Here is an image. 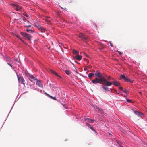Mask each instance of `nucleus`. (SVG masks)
I'll use <instances>...</instances> for the list:
<instances>
[{"mask_svg": "<svg viewBox=\"0 0 147 147\" xmlns=\"http://www.w3.org/2000/svg\"><path fill=\"white\" fill-rule=\"evenodd\" d=\"M26 31L28 32H29V33H30L34 32V31H32V30H29V29H27L26 30Z\"/></svg>", "mask_w": 147, "mask_h": 147, "instance_id": "obj_21", "label": "nucleus"}, {"mask_svg": "<svg viewBox=\"0 0 147 147\" xmlns=\"http://www.w3.org/2000/svg\"><path fill=\"white\" fill-rule=\"evenodd\" d=\"M20 34L23 36L25 39H27L28 40H30L31 38V36L29 34L23 32H21Z\"/></svg>", "mask_w": 147, "mask_h": 147, "instance_id": "obj_2", "label": "nucleus"}, {"mask_svg": "<svg viewBox=\"0 0 147 147\" xmlns=\"http://www.w3.org/2000/svg\"><path fill=\"white\" fill-rule=\"evenodd\" d=\"M28 24H30V23H28Z\"/></svg>", "mask_w": 147, "mask_h": 147, "instance_id": "obj_48", "label": "nucleus"}, {"mask_svg": "<svg viewBox=\"0 0 147 147\" xmlns=\"http://www.w3.org/2000/svg\"><path fill=\"white\" fill-rule=\"evenodd\" d=\"M61 3L62 4H64V3L63 2V1L62 0H61Z\"/></svg>", "mask_w": 147, "mask_h": 147, "instance_id": "obj_38", "label": "nucleus"}, {"mask_svg": "<svg viewBox=\"0 0 147 147\" xmlns=\"http://www.w3.org/2000/svg\"><path fill=\"white\" fill-rule=\"evenodd\" d=\"M55 75L57 76L60 77L61 78H62V77L60 75V74H55Z\"/></svg>", "mask_w": 147, "mask_h": 147, "instance_id": "obj_28", "label": "nucleus"}, {"mask_svg": "<svg viewBox=\"0 0 147 147\" xmlns=\"http://www.w3.org/2000/svg\"><path fill=\"white\" fill-rule=\"evenodd\" d=\"M123 91V92L125 93H126L127 92V90H126V89H124V90H122Z\"/></svg>", "mask_w": 147, "mask_h": 147, "instance_id": "obj_31", "label": "nucleus"}, {"mask_svg": "<svg viewBox=\"0 0 147 147\" xmlns=\"http://www.w3.org/2000/svg\"><path fill=\"white\" fill-rule=\"evenodd\" d=\"M82 76L84 77H87V76H83V75H82Z\"/></svg>", "mask_w": 147, "mask_h": 147, "instance_id": "obj_42", "label": "nucleus"}, {"mask_svg": "<svg viewBox=\"0 0 147 147\" xmlns=\"http://www.w3.org/2000/svg\"><path fill=\"white\" fill-rule=\"evenodd\" d=\"M62 9H65V10L66 9V8H62Z\"/></svg>", "mask_w": 147, "mask_h": 147, "instance_id": "obj_43", "label": "nucleus"}, {"mask_svg": "<svg viewBox=\"0 0 147 147\" xmlns=\"http://www.w3.org/2000/svg\"><path fill=\"white\" fill-rule=\"evenodd\" d=\"M23 20L24 22H26L27 23H30V22L28 20H26V18L25 17H24L23 18Z\"/></svg>", "mask_w": 147, "mask_h": 147, "instance_id": "obj_19", "label": "nucleus"}, {"mask_svg": "<svg viewBox=\"0 0 147 147\" xmlns=\"http://www.w3.org/2000/svg\"><path fill=\"white\" fill-rule=\"evenodd\" d=\"M74 59H76L78 60H80L82 58V56L81 55H77L75 57H74Z\"/></svg>", "mask_w": 147, "mask_h": 147, "instance_id": "obj_13", "label": "nucleus"}, {"mask_svg": "<svg viewBox=\"0 0 147 147\" xmlns=\"http://www.w3.org/2000/svg\"><path fill=\"white\" fill-rule=\"evenodd\" d=\"M93 107L94 109L95 110L98 111L101 113H103V111L101 109L99 108L98 107L96 106H94Z\"/></svg>", "mask_w": 147, "mask_h": 147, "instance_id": "obj_9", "label": "nucleus"}, {"mask_svg": "<svg viewBox=\"0 0 147 147\" xmlns=\"http://www.w3.org/2000/svg\"><path fill=\"white\" fill-rule=\"evenodd\" d=\"M113 83L114 85L116 86H118L120 85V84L119 82L115 80L113 81Z\"/></svg>", "mask_w": 147, "mask_h": 147, "instance_id": "obj_12", "label": "nucleus"}, {"mask_svg": "<svg viewBox=\"0 0 147 147\" xmlns=\"http://www.w3.org/2000/svg\"><path fill=\"white\" fill-rule=\"evenodd\" d=\"M13 35L16 37H17V38L19 39L20 40L22 41V42L24 43V41L22 40V39L20 37V35H16L14 34H13Z\"/></svg>", "mask_w": 147, "mask_h": 147, "instance_id": "obj_15", "label": "nucleus"}, {"mask_svg": "<svg viewBox=\"0 0 147 147\" xmlns=\"http://www.w3.org/2000/svg\"><path fill=\"white\" fill-rule=\"evenodd\" d=\"M110 78V76L108 78V80H111V79Z\"/></svg>", "mask_w": 147, "mask_h": 147, "instance_id": "obj_41", "label": "nucleus"}, {"mask_svg": "<svg viewBox=\"0 0 147 147\" xmlns=\"http://www.w3.org/2000/svg\"><path fill=\"white\" fill-rule=\"evenodd\" d=\"M49 96V97L50 98H51L53 99L54 100H56V98L55 97H53L51 96Z\"/></svg>", "mask_w": 147, "mask_h": 147, "instance_id": "obj_25", "label": "nucleus"}, {"mask_svg": "<svg viewBox=\"0 0 147 147\" xmlns=\"http://www.w3.org/2000/svg\"><path fill=\"white\" fill-rule=\"evenodd\" d=\"M135 114L138 115L140 117L141 115H143V113L141 112H139L138 111H135Z\"/></svg>", "mask_w": 147, "mask_h": 147, "instance_id": "obj_14", "label": "nucleus"}, {"mask_svg": "<svg viewBox=\"0 0 147 147\" xmlns=\"http://www.w3.org/2000/svg\"><path fill=\"white\" fill-rule=\"evenodd\" d=\"M119 89H120L122 91L123 90V88L122 87H119Z\"/></svg>", "mask_w": 147, "mask_h": 147, "instance_id": "obj_34", "label": "nucleus"}, {"mask_svg": "<svg viewBox=\"0 0 147 147\" xmlns=\"http://www.w3.org/2000/svg\"><path fill=\"white\" fill-rule=\"evenodd\" d=\"M35 26H36L37 28L41 32H45V30L42 27L39 26V25H35Z\"/></svg>", "mask_w": 147, "mask_h": 147, "instance_id": "obj_8", "label": "nucleus"}, {"mask_svg": "<svg viewBox=\"0 0 147 147\" xmlns=\"http://www.w3.org/2000/svg\"><path fill=\"white\" fill-rule=\"evenodd\" d=\"M95 74H100V72H99V71H97L95 73Z\"/></svg>", "mask_w": 147, "mask_h": 147, "instance_id": "obj_37", "label": "nucleus"}, {"mask_svg": "<svg viewBox=\"0 0 147 147\" xmlns=\"http://www.w3.org/2000/svg\"><path fill=\"white\" fill-rule=\"evenodd\" d=\"M84 70L85 71H87V72H86V73L87 74L89 72H91L90 71L88 70V69L87 68H84Z\"/></svg>", "mask_w": 147, "mask_h": 147, "instance_id": "obj_24", "label": "nucleus"}, {"mask_svg": "<svg viewBox=\"0 0 147 147\" xmlns=\"http://www.w3.org/2000/svg\"><path fill=\"white\" fill-rule=\"evenodd\" d=\"M12 5L15 7L14 8L17 11L20 10L21 8V7L19 6L16 3L12 4Z\"/></svg>", "mask_w": 147, "mask_h": 147, "instance_id": "obj_7", "label": "nucleus"}, {"mask_svg": "<svg viewBox=\"0 0 147 147\" xmlns=\"http://www.w3.org/2000/svg\"><path fill=\"white\" fill-rule=\"evenodd\" d=\"M17 77L19 81L21 83H23L24 81V80L23 78L22 77H19L18 75Z\"/></svg>", "mask_w": 147, "mask_h": 147, "instance_id": "obj_10", "label": "nucleus"}, {"mask_svg": "<svg viewBox=\"0 0 147 147\" xmlns=\"http://www.w3.org/2000/svg\"><path fill=\"white\" fill-rule=\"evenodd\" d=\"M65 73L66 74H70V71L68 70H66L65 71Z\"/></svg>", "mask_w": 147, "mask_h": 147, "instance_id": "obj_29", "label": "nucleus"}, {"mask_svg": "<svg viewBox=\"0 0 147 147\" xmlns=\"http://www.w3.org/2000/svg\"><path fill=\"white\" fill-rule=\"evenodd\" d=\"M89 120V122H91V123H93L94 121L93 120L90 119H88Z\"/></svg>", "mask_w": 147, "mask_h": 147, "instance_id": "obj_27", "label": "nucleus"}, {"mask_svg": "<svg viewBox=\"0 0 147 147\" xmlns=\"http://www.w3.org/2000/svg\"><path fill=\"white\" fill-rule=\"evenodd\" d=\"M62 105L63 106L64 105L63 104H62Z\"/></svg>", "mask_w": 147, "mask_h": 147, "instance_id": "obj_47", "label": "nucleus"}, {"mask_svg": "<svg viewBox=\"0 0 147 147\" xmlns=\"http://www.w3.org/2000/svg\"><path fill=\"white\" fill-rule=\"evenodd\" d=\"M127 101L128 102H131V100L128 99H127Z\"/></svg>", "mask_w": 147, "mask_h": 147, "instance_id": "obj_35", "label": "nucleus"}, {"mask_svg": "<svg viewBox=\"0 0 147 147\" xmlns=\"http://www.w3.org/2000/svg\"><path fill=\"white\" fill-rule=\"evenodd\" d=\"M139 93H140V94H141V92H139Z\"/></svg>", "mask_w": 147, "mask_h": 147, "instance_id": "obj_45", "label": "nucleus"}, {"mask_svg": "<svg viewBox=\"0 0 147 147\" xmlns=\"http://www.w3.org/2000/svg\"><path fill=\"white\" fill-rule=\"evenodd\" d=\"M49 73H50L51 74H57L56 72H55V71H53L52 69H49L48 71Z\"/></svg>", "mask_w": 147, "mask_h": 147, "instance_id": "obj_17", "label": "nucleus"}, {"mask_svg": "<svg viewBox=\"0 0 147 147\" xmlns=\"http://www.w3.org/2000/svg\"><path fill=\"white\" fill-rule=\"evenodd\" d=\"M76 73H77V70H76Z\"/></svg>", "mask_w": 147, "mask_h": 147, "instance_id": "obj_44", "label": "nucleus"}, {"mask_svg": "<svg viewBox=\"0 0 147 147\" xmlns=\"http://www.w3.org/2000/svg\"><path fill=\"white\" fill-rule=\"evenodd\" d=\"M46 95H47V96H49H49H50L49 95V94H47V93H46Z\"/></svg>", "mask_w": 147, "mask_h": 147, "instance_id": "obj_39", "label": "nucleus"}, {"mask_svg": "<svg viewBox=\"0 0 147 147\" xmlns=\"http://www.w3.org/2000/svg\"><path fill=\"white\" fill-rule=\"evenodd\" d=\"M36 81V85L40 87H43L42 84L40 81H38L37 79Z\"/></svg>", "mask_w": 147, "mask_h": 147, "instance_id": "obj_11", "label": "nucleus"}, {"mask_svg": "<svg viewBox=\"0 0 147 147\" xmlns=\"http://www.w3.org/2000/svg\"><path fill=\"white\" fill-rule=\"evenodd\" d=\"M73 53L74 54H76V55H78V52L77 51L75 50H74L73 51Z\"/></svg>", "mask_w": 147, "mask_h": 147, "instance_id": "obj_22", "label": "nucleus"}, {"mask_svg": "<svg viewBox=\"0 0 147 147\" xmlns=\"http://www.w3.org/2000/svg\"><path fill=\"white\" fill-rule=\"evenodd\" d=\"M120 147H123V146H121Z\"/></svg>", "mask_w": 147, "mask_h": 147, "instance_id": "obj_46", "label": "nucleus"}, {"mask_svg": "<svg viewBox=\"0 0 147 147\" xmlns=\"http://www.w3.org/2000/svg\"><path fill=\"white\" fill-rule=\"evenodd\" d=\"M28 78L31 82H35V81L37 80V79L31 74H28L27 76Z\"/></svg>", "mask_w": 147, "mask_h": 147, "instance_id": "obj_4", "label": "nucleus"}, {"mask_svg": "<svg viewBox=\"0 0 147 147\" xmlns=\"http://www.w3.org/2000/svg\"><path fill=\"white\" fill-rule=\"evenodd\" d=\"M7 64L9 65L12 68H14L13 66L11 63H7Z\"/></svg>", "mask_w": 147, "mask_h": 147, "instance_id": "obj_26", "label": "nucleus"}, {"mask_svg": "<svg viewBox=\"0 0 147 147\" xmlns=\"http://www.w3.org/2000/svg\"><path fill=\"white\" fill-rule=\"evenodd\" d=\"M94 74H88V76L90 79H91L92 77L94 76Z\"/></svg>", "mask_w": 147, "mask_h": 147, "instance_id": "obj_18", "label": "nucleus"}, {"mask_svg": "<svg viewBox=\"0 0 147 147\" xmlns=\"http://www.w3.org/2000/svg\"><path fill=\"white\" fill-rule=\"evenodd\" d=\"M96 78L92 80L93 83H102L106 79L102 74H95Z\"/></svg>", "mask_w": 147, "mask_h": 147, "instance_id": "obj_1", "label": "nucleus"}, {"mask_svg": "<svg viewBox=\"0 0 147 147\" xmlns=\"http://www.w3.org/2000/svg\"><path fill=\"white\" fill-rule=\"evenodd\" d=\"M31 26V25L29 24V25H26V26H25V27H28V28H29V27H30Z\"/></svg>", "mask_w": 147, "mask_h": 147, "instance_id": "obj_30", "label": "nucleus"}, {"mask_svg": "<svg viewBox=\"0 0 147 147\" xmlns=\"http://www.w3.org/2000/svg\"><path fill=\"white\" fill-rule=\"evenodd\" d=\"M123 78V79L125 81L127 82H130L132 83L133 82L129 78L125 77L124 74L121 75L120 76V78Z\"/></svg>", "mask_w": 147, "mask_h": 147, "instance_id": "obj_5", "label": "nucleus"}, {"mask_svg": "<svg viewBox=\"0 0 147 147\" xmlns=\"http://www.w3.org/2000/svg\"><path fill=\"white\" fill-rule=\"evenodd\" d=\"M46 21L47 22V23L48 24H49L50 23V21L48 20H47Z\"/></svg>", "mask_w": 147, "mask_h": 147, "instance_id": "obj_33", "label": "nucleus"}, {"mask_svg": "<svg viewBox=\"0 0 147 147\" xmlns=\"http://www.w3.org/2000/svg\"><path fill=\"white\" fill-rule=\"evenodd\" d=\"M94 25H95V27L96 28H97V25L95 24V23L94 24Z\"/></svg>", "mask_w": 147, "mask_h": 147, "instance_id": "obj_40", "label": "nucleus"}, {"mask_svg": "<svg viewBox=\"0 0 147 147\" xmlns=\"http://www.w3.org/2000/svg\"><path fill=\"white\" fill-rule=\"evenodd\" d=\"M109 43H110V46H111V47H113V44L111 43V42L110 41H109Z\"/></svg>", "mask_w": 147, "mask_h": 147, "instance_id": "obj_32", "label": "nucleus"}, {"mask_svg": "<svg viewBox=\"0 0 147 147\" xmlns=\"http://www.w3.org/2000/svg\"><path fill=\"white\" fill-rule=\"evenodd\" d=\"M79 37L84 42H86L88 40V37L85 36L82 33H80L79 36Z\"/></svg>", "mask_w": 147, "mask_h": 147, "instance_id": "obj_3", "label": "nucleus"}, {"mask_svg": "<svg viewBox=\"0 0 147 147\" xmlns=\"http://www.w3.org/2000/svg\"><path fill=\"white\" fill-rule=\"evenodd\" d=\"M117 51L119 53V54L120 55H121L122 54V53L121 52H120L118 51Z\"/></svg>", "mask_w": 147, "mask_h": 147, "instance_id": "obj_36", "label": "nucleus"}, {"mask_svg": "<svg viewBox=\"0 0 147 147\" xmlns=\"http://www.w3.org/2000/svg\"><path fill=\"white\" fill-rule=\"evenodd\" d=\"M103 88L106 91H109V88L107 87H105V86H103Z\"/></svg>", "mask_w": 147, "mask_h": 147, "instance_id": "obj_20", "label": "nucleus"}, {"mask_svg": "<svg viewBox=\"0 0 147 147\" xmlns=\"http://www.w3.org/2000/svg\"><path fill=\"white\" fill-rule=\"evenodd\" d=\"M86 125H88L89 126H90V129H91V130H92L93 131H95V129H94L93 128V127H91V126H90V125H89L88 123H86Z\"/></svg>", "mask_w": 147, "mask_h": 147, "instance_id": "obj_23", "label": "nucleus"}, {"mask_svg": "<svg viewBox=\"0 0 147 147\" xmlns=\"http://www.w3.org/2000/svg\"><path fill=\"white\" fill-rule=\"evenodd\" d=\"M104 84L105 85L107 86H110L113 84V81L112 82H109L107 81L106 79H105L104 82L102 83Z\"/></svg>", "mask_w": 147, "mask_h": 147, "instance_id": "obj_6", "label": "nucleus"}, {"mask_svg": "<svg viewBox=\"0 0 147 147\" xmlns=\"http://www.w3.org/2000/svg\"><path fill=\"white\" fill-rule=\"evenodd\" d=\"M6 59V61H9V63H11L12 61L11 59L9 57H7L5 58Z\"/></svg>", "mask_w": 147, "mask_h": 147, "instance_id": "obj_16", "label": "nucleus"}]
</instances>
